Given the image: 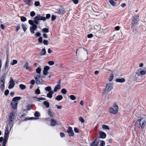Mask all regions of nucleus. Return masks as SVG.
<instances>
[{
  "instance_id": "f704fd0d",
  "label": "nucleus",
  "mask_w": 146,
  "mask_h": 146,
  "mask_svg": "<svg viewBox=\"0 0 146 146\" xmlns=\"http://www.w3.org/2000/svg\"><path fill=\"white\" fill-rule=\"evenodd\" d=\"M8 139L4 138L3 140V141L2 144V146H6V144L7 141Z\"/></svg>"
},
{
  "instance_id": "c85d7f7f",
  "label": "nucleus",
  "mask_w": 146,
  "mask_h": 146,
  "mask_svg": "<svg viewBox=\"0 0 146 146\" xmlns=\"http://www.w3.org/2000/svg\"><path fill=\"white\" fill-rule=\"evenodd\" d=\"M98 137H96L94 140V141L91 144L90 146H93L95 144V143H96L97 142H99L97 141V139L98 138Z\"/></svg>"
},
{
  "instance_id": "5fc2aeb1",
  "label": "nucleus",
  "mask_w": 146,
  "mask_h": 146,
  "mask_svg": "<svg viewBox=\"0 0 146 146\" xmlns=\"http://www.w3.org/2000/svg\"><path fill=\"white\" fill-rule=\"evenodd\" d=\"M105 143L104 141H101L100 144V146H104L105 145Z\"/></svg>"
},
{
  "instance_id": "cd10ccee",
  "label": "nucleus",
  "mask_w": 146,
  "mask_h": 146,
  "mask_svg": "<svg viewBox=\"0 0 146 146\" xmlns=\"http://www.w3.org/2000/svg\"><path fill=\"white\" fill-rule=\"evenodd\" d=\"M33 108V105L31 104H29L26 106L27 110H29Z\"/></svg>"
},
{
  "instance_id": "5701e85b",
  "label": "nucleus",
  "mask_w": 146,
  "mask_h": 146,
  "mask_svg": "<svg viewBox=\"0 0 146 146\" xmlns=\"http://www.w3.org/2000/svg\"><path fill=\"white\" fill-rule=\"evenodd\" d=\"M24 2H25L29 6L31 5V3L32 0H23Z\"/></svg>"
},
{
  "instance_id": "338daca9",
  "label": "nucleus",
  "mask_w": 146,
  "mask_h": 146,
  "mask_svg": "<svg viewBox=\"0 0 146 146\" xmlns=\"http://www.w3.org/2000/svg\"><path fill=\"white\" fill-rule=\"evenodd\" d=\"M50 14H48L46 15V19H49L50 17Z\"/></svg>"
},
{
  "instance_id": "b1692460",
  "label": "nucleus",
  "mask_w": 146,
  "mask_h": 146,
  "mask_svg": "<svg viewBox=\"0 0 146 146\" xmlns=\"http://www.w3.org/2000/svg\"><path fill=\"white\" fill-rule=\"evenodd\" d=\"M63 98V96L61 95L57 96L55 98V100L58 101H60Z\"/></svg>"
},
{
  "instance_id": "864d4df0",
  "label": "nucleus",
  "mask_w": 146,
  "mask_h": 146,
  "mask_svg": "<svg viewBox=\"0 0 146 146\" xmlns=\"http://www.w3.org/2000/svg\"><path fill=\"white\" fill-rule=\"evenodd\" d=\"M35 15V13L34 11H31L30 13V16L31 17H33Z\"/></svg>"
},
{
  "instance_id": "37998d69",
  "label": "nucleus",
  "mask_w": 146,
  "mask_h": 146,
  "mask_svg": "<svg viewBox=\"0 0 146 146\" xmlns=\"http://www.w3.org/2000/svg\"><path fill=\"white\" fill-rule=\"evenodd\" d=\"M70 99L72 100H74L76 99V97L74 95H71L70 96Z\"/></svg>"
},
{
  "instance_id": "58836bf2",
  "label": "nucleus",
  "mask_w": 146,
  "mask_h": 146,
  "mask_svg": "<svg viewBox=\"0 0 146 146\" xmlns=\"http://www.w3.org/2000/svg\"><path fill=\"white\" fill-rule=\"evenodd\" d=\"M41 68L40 67H38L36 70V72L39 74H40Z\"/></svg>"
},
{
  "instance_id": "4c0bfd02",
  "label": "nucleus",
  "mask_w": 146,
  "mask_h": 146,
  "mask_svg": "<svg viewBox=\"0 0 146 146\" xmlns=\"http://www.w3.org/2000/svg\"><path fill=\"white\" fill-rule=\"evenodd\" d=\"M42 31L45 33H48L49 32V30L48 28H45L42 29Z\"/></svg>"
},
{
  "instance_id": "774afa93",
  "label": "nucleus",
  "mask_w": 146,
  "mask_h": 146,
  "mask_svg": "<svg viewBox=\"0 0 146 146\" xmlns=\"http://www.w3.org/2000/svg\"><path fill=\"white\" fill-rule=\"evenodd\" d=\"M93 36V35L92 34H90L87 35V37L88 38H91Z\"/></svg>"
},
{
  "instance_id": "473e14b6",
  "label": "nucleus",
  "mask_w": 146,
  "mask_h": 146,
  "mask_svg": "<svg viewBox=\"0 0 146 146\" xmlns=\"http://www.w3.org/2000/svg\"><path fill=\"white\" fill-rule=\"evenodd\" d=\"M20 88L22 90H24L26 88V86L23 84H21L19 85Z\"/></svg>"
},
{
  "instance_id": "79ce46f5",
  "label": "nucleus",
  "mask_w": 146,
  "mask_h": 146,
  "mask_svg": "<svg viewBox=\"0 0 146 146\" xmlns=\"http://www.w3.org/2000/svg\"><path fill=\"white\" fill-rule=\"evenodd\" d=\"M109 1L110 3L113 6H115L116 4L115 2L113 0H110Z\"/></svg>"
},
{
  "instance_id": "052dcab7",
  "label": "nucleus",
  "mask_w": 146,
  "mask_h": 146,
  "mask_svg": "<svg viewBox=\"0 0 146 146\" xmlns=\"http://www.w3.org/2000/svg\"><path fill=\"white\" fill-rule=\"evenodd\" d=\"M38 40L40 43H41L42 41V37H40L38 38Z\"/></svg>"
},
{
  "instance_id": "de8ad7c7",
  "label": "nucleus",
  "mask_w": 146,
  "mask_h": 146,
  "mask_svg": "<svg viewBox=\"0 0 146 146\" xmlns=\"http://www.w3.org/2000/svg\"><path fill=\"white\" fill-rule=\"evenodd\" d=\"M40 91L38 88L36 89L35 90V93L37 94H40Z\"/></svg>"
},
{
  "instance_id": "bf43d9fd",
  "label": "nucleus",
  "mask_w": 146,
  "mask_h": 146,
  "mask_svg": "<svg viewBox=\"0 0 146 146\" xmlns=\"http://www.w3.org/2000/svg\"><path fill=\"white\" fill-rule=\"evenodd\" d=\"M20 28V25L18 24L16 27V31L17 32L19 29Z\"/></svg>"
},
{
  "instance_id": "412c9836",
  "label": "nucleus",
  "mask_w": 146,
  "mask_h": 146,
  "mask_svg": "<svg viewBox=\"0 0 146 146\" xmlns=\"http://www.w3.org/2000/svg\"><path fill=\"white\" fill-rule=\"evenodd\" d=\"M48 115L50 117H53L54 115V114H53V112L51 111V110L50 109L48 110Z\"/></svg>"
},
{
  "instance_id": "a18cd8bd",
  "label": "nucleus",
  "mask_w": 146,
  "mask_h": 146,
  "mask_svg": "<svg viewBox=\"0 0 146 146\" xmlns=\"http://www.w3.org/2000/svg\"><path fill=\"white\" fill-rule=\"evenodd\" d=\"M29 23L32 26L34 25H36L35 24H34V22H33L32 20H30L29 21Z\"/></svg>"
},
{
  "instance_id": "0eeeda50",
  "label": "nucleus",
  "mask_w": 146,
  "mask_h": 146,
  "mask_svg": "<svg viewBox=\"0 0 146 146\" xmlns=\"http://www.w3.org/2000/svg\"><path fill=\"white\" fill-rule=\"evenodd\" d=\"M143 118H141L140 119H138L136 122V123L139 122V125L141 128L143 129L145 126L146 124V122L145 120L143 121Z\"/></svg>"
},
{
  "instance_id": "e2e57ef3",
  "label": "nucleus",
  "mask_w": 146,
  "mask_h": 146,
  "mask_svg": "<svg viewBox=\"0 0 146 146\" xmlns=\"http://www.w3.org/2000/svg\"><path fill=\"white\" fill-rule=\"evenodd\" d=\"M74 131L76 133H78L79 132L78 129L76 127L74 128Z\"/></svg>"
},
{
  "instance_id": "f3484780",
  "label": "nucleus",
  "mask_w": 146,
  "mask_h": 146,
  "mask_svg": "<svg viewBox=\"0 0 146 146\" xmlns=\"http://www.w3.org/2000/svg\"><path fill=\"white\" fill-rule=\"evenodd\" d=\"M146 73V71L145 70H141L140 72H136V74L138 76H141L145 75Z\"/></svg>"
},
{
  "instance_id": "bb28decb",
  "label": "nucleus",
  "mask_w": 146,
  "mask_h": 146,
  "mask_svg": "<svg viewBox=\"0 0 146 146\" xmlns=\"http://www.w3.org/2000/svg\"><path fill=\"white\" fill-rule=\"evenodd\" d=\"M46 53V51L44 48H43L42 50L40 53V55L41 56H42L44 55Z\"/></svg>"
},
{
  "instance_id": "a211bd4d",
  "label": "nucleus",
  "mask_w": 146,
  "mask_h": 146,
  "mask_svg": "<svg viewBox=\"0 0 146 146\" xmlns=\"http://www.w3.org/2000/svg\"><path fill=\"white\" fill-rule=\"evenodd\" d=\"M11 105L13 109H15L17 108L18 102H11Z\"/></svg>"
},
{
  "instance_id": "423d86ee",
  "label": "nucleus",
  "mask_w": 146,
  "mask_h": 146,
  "mask_svg": "<svg viewBox=\"0 0 146 146\" xmlns=\"http://www.w3.org/2000/svg\"><path fill=\"white\" fill-rule=\"evenodd\" d=\"M5 78L6 77L5 76H3L0 79V82L1 84L0 86V88L1 89V91L3 90L4 89Z\"/></svg>"
},
{
  "instance_id": "c9c22d12",
  "label": "nucleus",
  "mask_w": 146,
  "mask_h": 146,
  "mask_svg": "<svg viewBox=\"0 0 146 146\" xmlns=\"http://www.w3.org/2000/svg\"><path fill=\"white\" fill-rule=\"evenodd\" d=\"M20 18L22 22H25L27 21V18L25 17L22 16L20 17Z\"/></svg>"
},
{
  "instance_id": "a878e982",
  "label": "nucleus",
  "mask_w": 146,
  "mask_h": 146,
  "mask_svg": "<svg viewBox=\"0 0 146 146\" xmlns=\"http://www.w3.org/2000/svg\"><path fill=\"white\" fill-rule=\"evenodd\" d=\"M60 86L59 85H57L56 86L54 89V92H56L58 90H59L60 89Z\"/></svg>"
},
{
  "instance_id": "680f3d73",
  "label": "nucleus",
  "mask_w": 146,
  "mask_h": 146,
  "mask_svg": "<svg viewBox=\"0 0 146 146\" xmlns=\"http://www.w3.org/2000/svg\"><path fill=\"white\" fill-rule=\"evenodd\" d=\"M72 1L75 4H77L79 3L78 0H72Z\"/></svg>"
},
{
  "instance_id": "6e6552de",
  "label": "nucleus",
  "mask_w": 146,
  "mask_h": 146,
  "mask_svg": "<svg viewBox=\"0 0 146 146\" xmlns=\"http://www.w3.org/2000/svg\"><path fill=\"white\" fill-rule=\"evenodd\" d=\"M139 16L138 15H136L135 17L133 19L131 23V27H134L136 24H137L139 20Z\"/></svg>"
},
{
  "instance_id": "f8f14e48",
  "label": "nucleus",
  "mask_w": 146,
  "mask_h": 146,
  "mask_svg": "<svg viewBox=\"0 0 146 146\" xmlns=\"http://www.w3.org/2000/svg\"><path fill=\"white\" fill-rule=\"evenodd\" d=\"M50 68L48 66H46L44 68L43 70V74L44 75H46L48 73V70L50 69Z\"/></svg>"
},
{
  "instance_id": "9d476101",
  "label": "nucleus",
  "mask_w": 146,
  "mask_h": 146,
  "mask_svg": "<svg viewBox=\"0 0 146 146\" xmlns=\"http://www.w3.org/2000/svg\"><path fill=\"white\" fill-rule=\"evenodd\" d=\"M67 132L70 136H72L74 135V133L71 127H69L68 129L67 130Z\"/></svg>"
},
{
  "instance_id": "7ed1b4c3",
  "label": "nucleus",
  "mask_w": 146,
  "mask_h": 146,
  "mask_svg": "<svg viewBox=\"0 0 146 146\" xmlns=\"http://www.w3.org/2000/svg\"><path fill=\"white\" fill-rule=\"evenodd\" d=\"M46 20V18L45 17L40 16V15L38 14L34 18V22L35 24L38 25L39 23V20L45 21Z\"/></svg>"
},
{
  "instance_id": "1a4fd4ad",
  "label": "nucleus",
  "mask_w": 146,
  "mask_h": 146,
  "mask_svg": "<svg viewBox=\"0 0 146 146\" xmlns=\"http://www.w3.org/2000/svg\"><path fill=\"white\" fill-rule=\"evenodd\" d=\"M9 128L8 125H7L5 127V130L4 136V138L8 139V137L9 134Z\"/></svg>"
},
{
  "instance_id": "ddd939ff",
  "label": "nucleus",
  "mask_w": 146,
  "mask_h": 146,
  "mask_svg": "<svg viewBox=\"0 0 146 146\" xmlns=\"http://www.w3.org/2000/svg\"><path fill=\"white\" fill-rule=\"evenodd\" d=\"M15 85V84L13 80L12 79H11L9 82V84L8 86L9 88L10 89L13 88L14 87Z\"/></svg>"
},
{
  "instance_id": "4d7b16f0",
  "label": "nucleus",
  "mask_w": 146,
  "mask_h": 146,
  "mask_svg": "<svg viewBox=\"0 0 146 146\" xmlns=\"http://www.w3.org/2000/svg\"><path fill=\"white\" fill-rule=\"evenodd\" d=\"M43 43L44 45H47L48 44V41L47 40H44Z\"/></svg>"
},
{
  "instance_id": "c03bdc74",
  "label": "nucleus",
  "mask_w": 146,
  "mask_h": 146,
  "mask_svg": "<svg viewBox=\"0 0 146 146\" xmlns=\"http://www.w3.org/2000/svg\"><path fill=\"white\" fill-rule=\"evenodd\" d=\"M17 63V61L16 60H13V61L11 63V64L12 65H14Z\"/></svg>"
},
{
  "instance_id": "9b49d317",
  "label": "nucleus",
  "mask_w": 146,
  "mask_h": 146,
  "mask_svg": "<svg viewBox=\"0 0 146 146\" xmlns=\"http://www.w3.org/2000/svg\"><path fill=\"white\" fill-rule=\"evenodd\" d=\"M37 28V26L36 25H34L32 27H31L30 28L31 33L32 34H34L35 33L34 31L36 30Z\"/></svg>"
},
{
  "instance_id": "6ab92c4d",
  "label": "nucleus",
  "mask_w": 146,
  "mask_h": 146,
  "mask_svg": "<svg viewBox=\"0 0 146 146\" xmlns=\"http://www.w3.org/2000/svg\"><path fill=\"white\" fill-rule=\"evenodd\" d=\"M115 81L120 83H123L125 81V79L124 78H116L115 80Z\"/></svg>"
},
{
  "instance_id": "69168bd1",
  "label": "nucleus",
  "mask_w": 146,
  "mask_h": 146,
  "mask_svg": "<svg viewBox=\"0 0 146 146\" xmlns=\"http://www.w3.org/2000/svg\"><path fill=\"white\" fill-rule=\"evenodd\" d=\"M35 35L37 37L40 36L41 35V33L39 32H37L35 34Z\"/></svg>"
},
{
  "instance_id": "49530a36",
  "label": "nucleus",
  "mask_w": 146,
  "mask_h": 146,
  "mask_svg": "<svg viewBox=\"0 0 146 146\" xmlns=\"http://www.w3.org/2000/svg\"><path fill=\"white\" fill-rule=\"evenodd\" d=\"M79 120L81 122V123H84L85 122L84 120L83 119V118L82 117H79Z\"/></svg>"
},
{
  "instance_id": "4be33fe9",
  "label": "nucleus",
  "mask_w": 146,
  "mask_h": 146,
  "mask_svg": "<svg viewBox=\"0 0 146 146\" xmlns=\"http://www.w3.org/2000/svg\"><path fill=\"white\" fill-rule=\"evenodd\" d=\"M9 61L8 59V57L7 58V59L5 63V70H6L8 69L9 67Z\"/></svg>"
},
{
  "instance_id": "393cba45",
  "label": "nucleus",
  "mask_w": 146,
  "mask_h": 146,
  "mask_svg": "<svg viewBox=\"0 0 146 146\" xmlns=\"http://www.w3.org/2000/svg\"><path fill=\"white\" fill-rule=\"evenodd\" d=\"M54 93L53 91H50L47 94V96L50 98H51L52 97V94Z\"/></svg>"
},
{
  "instance_id": "13d9d810",
  "label": "nucleus",
  "mask_w": 146,
  "mask_h": 146,
  "mask_svg": "<svg viewBox=\"0 0 146 146\" xmlns=\"http://www.w3.org/2000/svg\"><path fill=\"white\" fill-rule=\"evenodd\" d=\"M9 93V91L8 90H5L4 94L6 96L8 95Z\"/></svg>"
},
{
  "instance_id": "ea45409f",
  "label": "nucleus",
  "mask_w": 146,
  "mask_h": 146,
  "mask_svg": "<svg viewBox=\"0 0 146 146\" xmlns=\"http://www.w3.org/2000/svg\"><path fill=\"white\" fill-rule=\"evenodd\" d=\"M34 115L35 117H38L40 116V115L38 112L36 111L34 113Z\"/></svg>"
},
{
  "instance_id": "20e7f679",
  "label": "nucleus",
  "mask_w": 146,
  "mask_h": 146,
  "mask_svg": "<svg viewBox=\"0 0 146 146\" xmlns=\"http://www.w3.org/2000/svg\"><path fill=\"white\" fill-rule=\"evenodd\" d=\"M113 88V86L111 83L107 84L105 88L103 91V94H106L110 91Z\"/></svg>"
},
{
  "instance_id": "39448f33",
  "label": "nucleus",
  "mask_w": 146,
  "mask_h": 146,
  "mask_svg": "<svg viewBox=\"0 0 146 146\" xmlns=\"http://www.w3.org/2000/svg\"><path fill=\"white\" fill-rule=\"evenodd\" d=\"M56 13L61 15H63L64 14L66 11L64 7L62 6H60V7L56 9Z\"/></svg>"
},
{
  "instance_id": "0e129e2a",
  "label": "nucleus",
  "mask_w": 146,
  "mask_h": 146,
  "mask_svg": "<svg viewBox=\"0 0 146 146\" xmlns=\"http://www.w3.org/2000/svg\"><path fill=\"white\" fill-rule=\"evenodd\" d=\"M60 135L61 137H64L65 136L64 133L62 132H60Z\"/></svg>"
},
{
  "instance_id": "dca6fc26",
  "label": "nucleus",
  "mask_w": 146,
  "mask_h": 146,
  "mask_svg": "<svg viewBox=\"0 0 146 146\" xmlns=\"http://www.w3.org/2000/svg\"><path fill=\"white\" fill-rule=\"evenodd\" d=\"M99 134L100 138L102 139L105 138L106 136V133L104 132L100 131L99 133Z\"/></svg>"
},
{
  "instance_id": "603ef678",
  "label": "nucleus",
  "mask_w": 146,
  "mask_h": 146,
  "mask_svg": "<svg viewBox=\"0 0 146 146\" xmlns=\"http://www.w3.org/2000/svg\"><path fill=\"white\" fill-rule=\"evenodd\" d=\"M56 18V16L54 15H52L51 16V20L52 21L55 20Z\"/></svg>"
},
{
  "instance_id": "8fccbe9b",
  "label": "nucleus",
  "mask_w": 146,
  "mask_h": 146,
  "mask_svg": "<svg viewBox=\"0 0 146 146\" xmlns=\"http://www.w3.org/2000/svg\"><path fill=\"white\" fill-rule=\"evenodd\" d=\"M34 5L36 6H38L40 5V2L38 1H36L35 2Z\"/></svg>"
},
{
  "instance_id": "2eb2a0df",
  "label": "nucleus",
  "mask_w": 146,
  "mask_h": 146,
  "mask_svg": "<svg viewBox=\"0 0 146 146\" xmlns=\"http://www.w3.org/2000/svg\"><path fill=\"white\" fill-rule=\"evenodd\" d=\"M50 123L51 126H54L56 125L57 122L53 118H51L50 121Z\"/></svg>"
},
{
  "instance_id": "c756f323",
  "label": "nucleus",
  "mask_w": 146,
  "mask_h": 146,
  "mask_svg": "<svg viewBox=\"0 0 146 146\" xmlns=\"http://www.w3.org/2000/svg\"><path fill=\"white\" fill-rule=\"evenodd\" d=\"M21 26L23 31L24 32H25L27 29L26 27V25H25L24 24H22L21 25Z\"/></svg>"
},
{
  "instance_id": "09e8293b",
  "label": "nucleus",
  "mask_w": 146,
  "mask_h": 146,
  "mask_svg": "<svg viewBox=\"0 0 146 146\" xmlns=\"http://www.w3.org/2000/svg\"><path fill=\"white\" fill-rule=\"evenodd\" d=\"M48 63L50 65H52L54 64V62L52 61H49L48 62Z\"/></svg>"
},
{
  "instance_id": "4468645a",
  "label": "nucleus",
  "mask_w": 146,
  "mask_h": 146,
  "mask_svg": "<svg viewBox=\"0 0 146 146\" xmlns=\"http://www.w3.org/2000/svg\"><path fill=\"white\" fill-rule=\"evenodd\" d=\"M36 81V83L37 84H39L40 83V80L41 79L40 76L38 75H37L36 77H35Z\"/></svg>"
},
{
  "instance_id": "7c9ffc66",
  "label": "nucleus",
  "mask_w": 146,
  "mask_h": 146,
  "mask_svg": "<svg viewBox=\"0 0 146 146\" xmlns=\"http://www.w3.org/2000/svg\"><path fill=\"white\" fill-rule=\"evenodd\" d=\"M113 73H111L110 74V76L109 78V80L110 82L112 81L113 78Z\"/></svg>"
},
{
  "instance_id": "a19ab883",
  "label": "nucleus",
  "mask_w": 146,
  "mask_h": 146,
  "mask_svg": "<svg viewBox=\"0 0 146 146\" xmlns=\"http://www.w3.org/2000/svg\"><path fill=\"white\" fill-rule=\"evenodd\" d=\"M34 98L36 99L37 100H36L37 101H39L40 100H46V99L43 98H36V97H34Z\"/></svg>"
},
{
  "instance_id": "e433bc0d",
  "label": "nucleus",
  "mask_w": 146,
  "mask_h": 146,
  "mask_svg": "<svg viewBox=\"0 0 146 146\" xmlns=\"http://www.w3.org/2000/svg\"><path fill=\"white\" fill-rule=\"evenodd\" d=\"M102 128L104 129H107L108 130L110 129L108 125H102Z\"/></svg>"
},
{
  "instance_id": "6e6d98bb",
  "label": "nucleus",
  "mask_w": 146,
  "mask_h": 146,
  "mask_svg": "<svg viewBox=\"0 0 146 146\" xmlns=\"http://www.w3.org/2000/svg\"><path fill=\"white\" fill-rule=\"evenodd\" d=\"M25 68L26 69L28 70L30 72H31L32 71V68L30 66H28Z\"/></svg>"
},
{
  "instance_id": "72a5a7b5",
  "label": "nucleus",
  "mask_w": 146,
  "mask_h": 146,
  "mask_svg": "<svg viewBox=\"0 0 146 146\" xmlns=\"http://www.w3.org/2000/svg\"><path fill=\"white\" fill-rule=\"evenodd\" d=\"M43 104L46 106V108H48L50 106L49 103L46 101H45L43 103Z\"/></svg>"
},
{
  "instance_id": "aec40b11",
  "label": "nucleus",
  "mask_w": 146,
  "mask_h": 146,
  "mask_svg": "<svg viewBox=\"0 0 146 146\" xmlns=\"http://www.w3.org/2000/svg\"><path fill=\"white\" fill-rule=\"evenodd\" d=\"M21 98L20 96H16L13 98L12 100V101L14 102H17V101L20 100Z\"/></svg>"
},
{
  "instance_id": "f03ea898",
  "label": "nucleus",
  "mask_w": 146,
  "mask_h": 146,
  "mask_svg": "<svg viewBox=\"0 0 146 146\" xmlns=\"http://www.w3.org/2000/svg\"><path fill=\"white\" fill-rule=\"evenodd\" d=\"M113 107L114 108V109L112 107H110L109 108V112L111 113L115 114L118 112V106L116 103H114Z\"/></svg>"
},
{
  "instance_id": "2f4dec72",
  "label": "nucleus",
  "mask_w": 146,
  "mask_h": 146,
  "mask_svg": "<svg viewBox=\"0 0 146 146\" xmlns=\"http://www.w3.org/2000/svg\"><path fill=\"white\" fill-rule=\"evenodd\" d=\"M45 89L46 91H48L49 92H50V91H51V88L50 86H48L46 87Z\"/></svg>"
},
{
  "instance_id": "f257e3e1",
  "label": "nucleus",
  "mask_w": 146,
  "mask_h": 146,
  "mask_svg": "<svg viewBox=\"0 0 146 146\" xmlns=\"http://www.w3.org/2000/svg\"><path fill=\"white\" fill-rule=\"evenodd\" d=\"M14 117L15 113L13 111H12L10 112L9 115V126H11V127L10 129V130H11V128H12L14 121Z\"/></svg>"
},
{
  "instance_id": "3c124183",
  "label": "nucleus",
  "mask_w": 146,
  "mask_h": 146,
  "mask_svg": "<svg viewBox=\"0 0 146 146\" xmlns=\"http://www.w3.org/2000/svg\"><path fill=\"white\" fill-rule=\"evenodd\" d=\"M61 92L63 94H66L67 92V90L65 89H63L61 90Z\"/></svg>"
}]
</instances>
